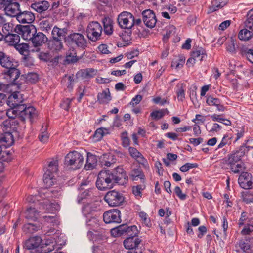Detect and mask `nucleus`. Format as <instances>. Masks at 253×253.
Instances as JSON below:
<instances>
[{"label":"nucleus","instance_id":"1","mask_svg":"<svg viewBox=\"0 0 253 253\" xmlns=\"http://www.w3.org/2000/svg\"><path fill=\"white\" fill-rule=\"evenodd\" d=\"M114 184L112 171L109 170L101 171L96 182L97 188L100 190H105L112 188Z\"/></svg>","mask_w":253,"mask_h":253},{"label":"nucleus","instance_id":"2","mask_svg":"<svg viewBox=\"0 0 253 253\" xmlns=\"http://www.w3.org/2000/svg\"><path fill=\"white\" fill-rule=\"evenodd\" d=\"M84 161V157L80 152L73 151L65 156L64 164L67 167L75 170L80 169L83 166Z\"/></svg>","mask_w":253,"mask_h":253},{"label":"nucleus","instance_id":"3","mask_svg":"<svg viewBox=\"0 0 253 253\" xmlns=\"http://www.w3.org/2000/svg\"><path fill=\"white\" fill-rule=\"evenodd\" d=\"M43 181L45 188L50 189L46 193L48 194H52V196H57L61 188L57 184L55 175L44 173Z\"/></svg>","mask_w":253,"mask_h":253},{"label":"nucleus","instance_id":"4","mask_svg":"<svg viewBox=\"0 0 253 253\" xmlns=\"http://www.w3.org/2000/svg\"><path fill=\"white\" fill-rule=\"evenodd\" d=\"M134 16L127 11L120 13L117 17V23L121 29L131 30L134 27Z\"/></svg>","mask_w":253,"mask_h":253},{"label":"nucleus","instance_id":"5","mask_svg":"<svg viewBox=\"0 0 253 253\" xmlns=\"http://www.w3.org/2000/svg\"><path fill=\"white\" fill-rule=\"evenodd\" d=\"M102 30V27L98 22H90L86 29L87 37L92 42L98 41L101 39Z\"/></svg>","mask_w":253,"mask_h":253},{"label":"nucleus","instance_id":"6","mask_svg":"<svg viewBox=\"0 0 253 253\" xmlns=\"http://www.w3.org/2000/svg\"><path fill=\"white\" fill-rule=\"evenodd\" d=\"M19 118L22 121L29 120L32 122L34 119L37 116V112L35 108L32 106H27L26 105L19 106Z\"/></svg>","mask_w":253,"mask_h":253},{"label":"nucleus","instance_id":"7","mask_svg":"<svg viewBox=\"0 0 253 253\" xmlns=\"http://www.w3.org/2000/svg\"><path fill=\"white\" fill-rule=\"evenodd\" d=\"M104 200L110 206L115 207L120 205L124 201V197L120 192L112 190L108 192L104 197Z\"/></svg>","mask_w":253,"mask_h":253},{"label":"nucleus","instance_id":"8","mask_svg":"<svg viewBox=\"0 0 253 253\" xmlns=\"http://www.w3.org/2000/svg\"><path fill=\"white\" fill-rule=\"evenodd\" d=\"M17 66H13L4 71L5 77L9 80L10 82L18 85L23 84L22 80H20V72L17 68ZM19 88V86H18Z\"/></svg>","mask_w":253,"mask_h":253},{"label":"nucleus","instance_id":"9","mask_svg":"<svg viewBox=\"0 0 253 253\" xmlns=\"http://www.w3.org/2000/svg\"><path fill=\"white\" fill-rule=\"evenodd\" d=\"M42 242V239L39 236H35L30 238L24 243V248L27 250H31V253H38L42 252L41 249L39 247Z\"/></svg>","mask_w":253,"mask_h":253},{"label":"nucleus","instance_id":"10","mask_svg":"<svg viewBox=\"0 0 253 253\" xmlns=\"http://www.w3.org/2000/svg\"><path fill=\"white\" fill-rule=\"evenodd\" d=\"M68 37L72 43L82 49H85L88 46L87 40L81 33H71Z\"/></svg>","mask_w":253,"mask_h":253},{"label":"nucleus","instance_id":"11","mask_svg":"<svg viewBox=\"0 0 253 253\" xmlns=\"http://www.w3.org/2000/svg\"><path fill=\"white\" fill-rule=\"evenodd\" d=\"M114 183L123 185L128 181V177L125 171L121 167H116L112 172Z\"/></svg>","mask_w":253,"mask_h":253},{"label":"nucleus","instance_id":"12","mask_svg":"<svg viewBox=\"0 0 253 253\" xmlns=\"http://www.w3.org/2000/svg\"><path fill=\"white\" fill-rule=\"evenodd\" d=\"M17 28L25 40L31 41L37 32V29L33 25H20L17 26Z\"/></svg>","mask_w":253,"mask_h":253},{"label":"nucleus","instance_id":"13","mask_svg":"<svg viewBox=\"0 0 253 253\" xmlns=\"http://www.w3.org/2000/svg\"><path fill=\"white\" fill-rule=\"evenodd\" d=\"M120 211L113 209L106 211L103 214V220L106 223H120L121 219Z\"/></svg>","mask_w":253,"mask_h":253},{"label":"nucleus","instance_id":"14","mask_svg":"<svg viewBox=\"0 0 253 253\" xmlns=\"http://www.w3.org/2000/svg\"><path fill=\"white\" fill-rule=\"evenodd\" d=\"M142 19L145 25L148 28H153L157 22L154 12L151 9H146L142 12Z\"/></svg>","mask_w":253,"mask_h":253},{"label":"nucleus","instance_id":"15","mask_svg":"<svg viewBox=\"0 0 253 253\" xmlns=\"http://www.w3.org/2000/svg\"><path fill=\"white\" fill-rule=\"evenodd\" d=\"M13 29V25L7 22L5 18L0 14V41H1L4 35L11 34Z\"/></svg>","mask_w":253,"mask_h":253},{"label":"nucleus","instance_id":"16","mask_svg":"<svg viewBox=\"0 0 253 253\" xmlns=\"http://www.w3.org/2000/svg\"><path fill=\"white\" fill-rule=\"evenodd\" d=\"M24 100L23 94L19 91L12 93L7 100V104L9 107H18V106L24 105L22 104Z\"/></svg>","mask_w":253,"mask_h":253},{"label":"nucleus","instance_id":"17","mask_svg":"<svg viewBox=\"0 0 253 253\" xmlns=\"http://www.w3.org/2000/svg\"><path fill=\"white\" fill-rule=\"evenodd\" d=\"M240 186L245 189L253 188V179L252 175L248 172H243L238 178Z\"/></svg>","mask_w":253,"mask_h":253},{"label":"nucleus","instance_id":"18","mask_svg":"<svg viewBox=\"0 0 253 253\" xmlns=\"http://www.w3.org/2000/svg\"><path fill=\"white\" fill-rule=\"evenodd\" d=\"M14 143V138L10 132L0 133V149L2 151L3 149L11 146Z\"/></svg>","mask_w":253,"mask_h":253},{"label":"nucleus","instance_id":"19","mask_svg":"<svg viewBox=\"0 0 253 253\" xmlns=\"http://www.w3.org/2000/svg\"><path fill=\"white\" fill-rule=\"evenodd\" d=\"M247 153L245 146H241L238 150L233 151L229 156L228 162L230 165H234L240 161L242 157Z\"/></svg>","mask_w":253,"mask_h":253},{"label":"nucleus","instance_id":"20","mask_svg":"<svg viewBox=\"0 0 253 253\" xmlns=\"http://www.w3.org/2000/svg\"><path fill=\"white\" fill-rule=\"evenodd\" d=\"M49 49L53 52H61L64 49L63 39H50L48 42Z\"/></svg>","mask_w":253,"mask_h":253},{"label":"nucleus","instance_id":"21","mask_svg":"<svg viewBox=\"0 0 253 253\" xmlns=\"http://www.w3.org/2000/svg\"><path fill=\"white\" fill-rule=\"evenodd\" d=\"M0 64L6 70L13 66H18L17 62L14 59L1 51H0Z\"/></svg>","mask_w":253,"mask_h":253},{"label":"nucleus","instance_id":"22","mask_svg":"<svg viewBox=\"0 0 253 253\" xmlns=\"http://www.w3.org/2000/svg\"><path fill=\"white\" fill-rule=\"evenodd\" d=\"M2 8H3L6 15L10 17H16V18H17L20 11V4L17 2H11Z\"/></svg>","mask_w":253,"mask_h":253},{"label":"nucleus","instance_id":"23","mask_svg":"<svg viewBox=\"0 0 253 253\" xmlns=\"http://www.w3.org/2000/svg\"><path fill=\"white\" fill-rule=\"evenodd\" d=\"M16 19L19 22L22 23H31L35 20V15L31 11H24L22 12L20 11Z\"/></svg>","mask_w":253,"mask_h":253},{"label":"nucleus","instance_id":"24","mask_svg":"<svg viewBox=\"0 0 253 253\" xmlns=\"http://www.w3.org/2000/svg\"><path fill=\"white\" fill-rule=\"evenodd\" d=\"M31 41L35 47L40 46L48 41L46 36L42 32H37L33 36Z\"/></svg>","mask_w":253,"mask_h":253},{"label":"nucleus","instance_id":"25","mask_svg":"<svg viewBox=\"0 0 253 253\" xmlns=\"http://www.w3.org/2000/svg\"><path fill=\"white\" fill-rule=\"evenodd\" d=\"M141 240L137 237H128L124 241V245L127 249L138 248Z\"/></svg>","mask_w":253,"mask_h":253},{"label":"nucleus","instance_id":"26","mask_svg":"<svg viewBox=\"0 0 253 253\" xmlns=\"http://www.w3.org/2000/svg\"><path fill=\"white\" fill-rule=\"evenodd\" d=\"M50 7V4L47 1L43 0L36 2L31 4V7L39 13L46 11Z\"/></svg>","mask_w":253,"mask_h":253},{"label":"nucleus","instance_id":"27","mask_svg":"<svg viewBox=\"0 0 253 253\" xmlns=\"http://www.w3.org/2000/svg\"><path fill=\"white\" fill-rule=\"evenodd\" d=\"M53 26V21L51 18L43 19L39 23L41 30L45 33H49Z\"/></svg>","mask_w":253,"mask_h":253},{"label":"nucleus","instance_id":"28","mask_svg":"<svg viewBox=\"0 0 253 253\" xmlns=\"http://www.w3.org/2000/svg\"><path fill=\"white\" fill-rule=\"evenodd\" d=\"M58 171V162L56 159H52L49 162L48 166L45 172L50 175H56Z\"/></svg>","mask_w":253,"mask_h":253},{"label":"nucleus","instance_id":"29","mask_svg":"<svg viewBox=\"0 0 253 253\" xmlns=\"http://www.w3.org/2000/svg\"><path fill=\"white\" fill-rule=\"evenodd\" d=\"M128 150L130 156L136 160L140 164L142 165L147 164V160L136 148L130 147Z\"/></svg>","mask_w":253,"mask_h":253},{"label":"nucleus","instance_id":"30","mask_svg":"<svg viewBox=\"0 0 253 253\" xmlns=\"http://www.w3.org/2000/svg\"><path fill=\"white\" fill-rule=\"evenodd\" d=\"M67 30L65 28H59L55 26L51 31L52 39H64L66 37Z\"/></svg>","mask_w":253,"mask_h":253},{"label":"nucleus","instance_id":"31","mask_svg":"<svg viewBox=\"0 0 253 253\" xmlns=\"http://www.w3.org/2000/svg\"><path fill=\"white\" fill-rule=\"evenodd\" d=\"M111 100L109 89H106L97 95V100L100 104H107Z\"/></svg>","mask_w":253,"mask_h":253},{"label":"nucleus","instance_id":"32","mask_svg":"<svg viewBox=\"0 0 253 253\" xmlns=\"http://www.w3.org/2000/svg\"><path fill=\"white\" fill-rule=\"evenodd\" d=\"M5 42L9 45L15 46L20 42V37L16 34H9L5 35L4 38Z\"/></svg>","mask_w":253,"mask_h":253},{"label":"nucleus","instance_id":"33","mask_svg":"<svg viewBox=\"0 0 253 253\" xmlns=\"http://www.w3.org/2000/svg\"><path fill=\"white\" fill-rule=\"evenodd\" d=\"M97 159L95 155L90 153H87L86 162L84 167L86 170L92 169L96 166Z\"/></svg>","mask_w":253,"mask_h":253},{"label":"nucleus","instance_id":"34","mask_svg":"<svg viewBox=\"0 0 253 253\" xmlns=\"http://www.w3.org/2000/svg\"><path fill=\"white\" fill-rule=\"evenodd\" d=\"M104 26V31L107 35H111L113 31V22L111 19L105 17L102 20Z\"/></svg>","mask_w":253,"mask_h":253},{"label":"nucleus","instance_id":"35","mask_svg":"<svg viewBox=\"0 0 253 253\" xmlns=\"http://www.w3.org/2000/svg\"><path fill=\"white\" fill-rule=\"evenodd\" d=\"M191 56L195 58L196 61H201L206 57V53L205 49L202 47H198L195 50H193L191 54Z\"/></svg>","mask_w":253,"mask_h":253},{"label":"nucleus","instance_id":"36","mask_svg":"<svg viewBox=\"0 0 253 253\" xmlns=\"http://www.w3.org/2000/svg\"><path fill=\"white\" fill-rule=\"evenodd\" d=\"M38 80V75L35 73H29L26 75H22L20 77V80L23 83L25 82L30 83H35Z\"/></svg>","mask_w":253,"mask_h":253},{"label":"nucleus","instance_id":"37","mask_svg":"<svg viewBox=\"0 0 253 253\" xmlns=\"http://www.w3.org/2000/svg\"><path fill=\"white\" fill-rule=\"evenodd\" d=\"M127 225L122 224L111 230V234L114 237H118L126 232Z\"/></svg>","mask_w":253,"mask_h":253},{"label":"nucleus","instance_id":"38","mask_svg":"<svg viewBox=\"0 0 253 253\" xmlns=\"http://www.w3.org/2000/svg\"><path fill=\"white\" fill-rule=\"evenodd\" d=\"M253 32L245 27L239 33L238 37L242 41H248L251 38L253 35Z\"/></svg>","mask_w":253,"mask_h":253},{"label":"nucleus","instance_id":"39","mask_svg":"<svg viewBox=\"0 0 253 253\" xmlns=\"http://www.w3.org/2000/svg\"><path fill=\"white\" fill-rule=\"evenodd\" d=\"M43 206L49 212L56 211L60 209V205L57 202H50L48 201L44 202Z\"/></svg>","mask_w":253,"mask_h":253},{"label":"nucleus","instance_id":"40","mask_svg":"<svg viewBox=\"0 0 253 253\" xmlns=\"http://www.w3.org/2000/svg\"><path fill=\"white\" fill-rule=\"evenodd\" d=\"M227 3V0H214L210 6L211 11L214 12L223 7Z\"/></svg>","mask_w":253,"mask_h":253},{"label":"nucleus","instance_id":"41","mask_svg":"<svg viewBox=\"0 0 253 253\" xmlns=\"http://www.w3.org/2000/svg\"><path fill=\"white\" fill-rule=\"evenodd\" d=\"M47 126L46 125L45 126L42 125L40 133L39 135V140L43 143H46L49 139V134L47 131Z\"/></svg>","mask_w":253,"mask_h":253},{"label":"nucleus","instance_id":"42","mask_svg":"<svg viewBox=\"0 0 253 253\" xmlns=\"http://www.w3.org/2000/svg\"><path fill=\"white\" fill-rule=\"evenodd\" d=\"M25 214L26 218L33 220H36L39 216L38 211L34 208H28L25 212Z\"/></svg>","mask_w":253,"mask_h":253},{"label":"nucleus","instance_id":"43","mask_svg":"<svg viewBox=\"0 0 253 253\" xmlns=\"http://www.w3.org/2000/svg\"><path fill=\"white\" fill-rule=\"evenodd\" d=\"M97 208V205L95 203L92 202L85 204L82 209L83 213L86 215L95 211Z\"/></svg>","mask_w":253,"mask_h":253},{"label":"nucleus","instance_id":"44","mask_svg":"<svg viewBox=\"0 0 253 253\" xmlns=\"http://www.w3.org/2000/svg\"><path fill=\"white\" fill-rule=\"evenodd\" d=\"M176 93L179 101H183L185 98V85L183 84H178L176 86Z\"/></svg>","mask_w":253,"mask_h":253},{"label":"nucleus","instance_id":"45","mask_svg":"<svg viewBox=\"0 0 253 253\" xmlns=\"http://www.w3.org/2000/svg\"><path fill=\"white\" fill-rule=\"evenodd\" d=\"M78 60L76 51L74 48L70 49L67 52L66 61L68 63H75Z\"/></svg>","mask_w":253,"mask_h":253},{"label":"nucleus","instance_id":"46","mask_svg":"<svg viewBox=\"0 0 253 253\" xmlns=\"http://www.w3.org/2000/svg\"><path fill=\"white\" fill-rule=\"evenodd\" d=\"M109 133V130L106 128L101 127L98 128L95 132L94 137L97 140H100L104 135Z\"/></svg>","mask_w":253,"mask_h":253},{"label":"nucleus","instance_id":"47","mask_svg":"<svg viewBox=\"0 0 253 253\" xmlns=\"http://www.w3.org/2000/svg\"><path fill=\"white\" fill-rule=\"evenodd\" d=\"M130 176L133 180H137L138 179H143L144 177L143 173L139 169H133L131 172Z\"/></svg>","mask_w":253,"mask_h":253},{"label":"nucleus","instance_id":"48","mask_svg":"<svg viewBox=\"0 0 253 253\" xmlns=\"http://www.w3.org/2000/svg\"><path fill=\"white\" fill-rule=\"evenodd\" d=\"M241 52L243 56H245L250 62L253 63V49L243 48Z\"/></svg>","mask_w":253,"mask_h":253},{"label":"nucleus","instance_id":"49","mask_svg":"<svg viewBox=\"0 0 253 253\" xmlns=\"http://www.w3.org/2000/svg\"><path fill=\"white\" fill-rule=\"evenodd\" d=\"M40 227V226H37L32 223H28L24 225L23 230L26 233H32L39 230Z\"/></svg>","mask_w":253,"mask_h":253},{"label":"nucleus","instance_id":"50","mask_svg":"<svg viewBox=\"0 0 253 253\" xmlns=\"http://www.w3.org/2000/svg\"><path fill=\"white\" fill-rule=\"evenodd\" d=\"M7 116L10 118H14L15 117H19V109L18 107H10L6 112Z\"/></svg>","mask_w":253,"mask_h":253},{"label":"nucleus","instance_id":"51","mask_svg":"<svg viewBox=\"0 0 253 253\" xmlns=\"http://www.w3.org/2000/svg\"><path fill=\"white\" fill-rule=\"evenodd\" d=\"M139 216L141 218L142 223L147 227L151 226V223L150 218L148 217L147 214L143 211H140L139 213Z\"/></svg>","mask_w":253,"mask_h":253},{"label":"nucleus","instance_id":"52","mask_svg":"<svg viewBox=\"0 0 253 253\" xmlns=\"http://www.w3.org/2000/svg\"><path fill=\"white\" fill-rule=\"evenodd\" d=\"M15 48L20 54L24 55L28 53L29 45L26 43H17V44L15 46Z\"/></svg>","mask_w":253,"mask_h":253},{"label":"nucleus","instance_id":"53","mask_svg":"<svg viewBox=\"0 0 253 253\" xmlns=\"http://www.w3.org/2000/svg\"><path fill=\"white\" fill-rule=\"evenodd\" d=\"M126 233L128 237H136L138 233L137 227L135 225L127 226Z\"/></svg>","mask_w":253,"mask_h":253},{"label":"nucleus","instance_id":"54","mask_svg":"<svg viewBox=\"0 0 253 253\" xmlns=\"http://www.w3.org/2000/svg\"><path fill=\"white\" fill-rule=\"evenodd\" d=\"M242 197L243 201L246 203H250L253 202V195L248 191L242 192Z\"/></svg>","mask_w":253,"mask_h":253},{"label":"nucleus","instance_id":"55","mask_svg":"<svg viewBox=\"0 0 253 253\" xmlns=\"http://www.w3.org/2000/svg\"><path fill=\"white\" fill-rule=\"evenodd\" d=\"M231 170L235 173H237L242 171L245 169L244 164L243 163H241L240 164H237V165H231Z\"/></svg>","mask_w":253,"mask_h":253},{"label":"nucleus","instance_id":"56","mask_svg":"<svg viewBox=\"0 0 253 253\" xmlns=\"http://www.w3.org/2000/svg\"><path fill=\"white\" fill-rule=\"evenodd\" d=\"M198 166L196 163H187L180 168V170L183 172L188 171L190 169L196 168Z\"/></svg>","mask_w":253,"mask_h":253},{"label":"nucleus","instance_id":"57","mask_svg":"<svg viewBox=\"0 0 253 253\" xmlns=\"http://www.w3.org/2000/svg\"><path fill=\"white\" fill-rule=\"evenodd\" d=\"M165 110H160L152 112L150 116L155 120H159L162 118L165 115Z\"/></svg>","mask_w":253,"mask_h":253},{"label":"nucleus","instance_id":"58","mask_svg":"<svg viewBox=\"0 0 253 253\" xmlns=\"http://www.w3.org/2000/svg\"><path fill=\"white\" fill-rule=\"evenodd\" d=\"M226 49L231 53L236 52L235 41L233 39L231 38L230 41L227 43Z\"/></svg>","mask_w":253,"mask_h":253},{"label":"nucleus","instance_id":"59","mask_svg":"<svg viewBox=\"0 0 253 253\" xmlns=\"http://www.w3.org/2000/svg\"><path fill=\"white\" fill-rule=\"evenodd\" d=\"M83 74L85 77L91 78L96 75L97 70L93 68L86 69L84 71Z\"/></svg>","mask_w":253,"mask_h":253},{"label":"nucleus","instance_id":"60","mask_svg":"<svg viewBox=\"0 0 253 253\" xmlns=\"http://www.w3.org/2000/svg\"><path fill=\"white\" fill-rule=\"evenodd\" d=\"M220 101V100L216 98H214L211 96L207 97L206 102L209 106H216Z\"/></svg>","mask_w":253,"mask_h":253},{"label":"nucleus","instance_id":"61","mask_svg":"<svg viewBox=\"0 0 253 253\" xmlns=\"http://www.w3.org/2000/svg\"><path fill=\"white\" fill-rule=\"evenodd\" d=\"M122 145L124 147H127L129 145V139L127 136V133L124 132L121 134Z\"/></svg>","mask_w":253,"mask_h":253},{"label":"nucleus","instance_id":"62","mask_svg":"<svg viewBox=\"0 0 253 253\" xmlns=\"http://www.w3.org/2000/svg\"><path fill=\"white\" fill-rule=\"evenodd\" d=\"M245 27L253 32V14L248 17L245 23Z\"/></svg>","mask_w":253,"mask_h":253},{"label":"nucleus","instance_id":"63","mask_svg":"<svg viewBox=\"0 0 253 253\" xmlns=\"http://www.w3.org/2000/svg\"><path fill=\"white\" fill-rule=\"evenodd\" d=\"M252 233H253V226L252 225L245 226L241 231L243 235H250Z\"/></svg>","mask_w":253,"mask_h":253},{"label":"nucleus","instance_id":"64","mask_svg":"<svg viewBox=\"0 0 253 253\" xmlns=\"http://www.w3.org/2000/svg\"><path fill=\"white\" fill-rule=\"evenodd\" d=\"M231 142V139L228 136L225 135L222 139L221 141L218 145V148H222L225 145H229Z\"/></svg>","mask_w":253,"mask_h":253}]
</instances>
